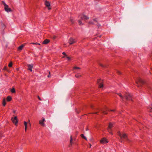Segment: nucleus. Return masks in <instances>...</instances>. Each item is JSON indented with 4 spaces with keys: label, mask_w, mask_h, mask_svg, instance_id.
I'll use <instances>...</instances> for the list:
<instances>
[{
    "label": "nucleus",
    "mask_w": 152,
    "mask_h": 152,
    "mask_svg": "<svg viewBox=\"0 0 152 152\" xmlns=\"http://www.w3.org/2000/svg\"><path fill=\"white\" fill-rule=\"evenodd\" d=\"M2 3L4 5V10L6 12H9L12 11V10L9 7V6L4 1H2Z\"/></svg>",
    "instance_id": "1"
},
{
    "label": "nucleus",
    "mask_w": 152,
    "mask_h": 152,
    "mask_svg": "<svg viewBox=\"0 0 152 152\" xmlns=\"http://www.w3.org/2000/svg\"><path fill=\"white\" fill-rule=\"evenodd\" d=\"M23 123L25 126V132H26L28 127L31 126V123L29 120H28L27 122L26 121H24Z\"/></svg>",
    "instance_id": "2"
},
{
    "label": "nucleus",
    "mask_w": 152,
    "mask_h": 152,
    "mask_svg": "<svg viewBox=\"0 0 152 152\" xmlns=\"http://www.w3.org/2000/svg\"><path fill=\"white\" fill-rule=\"evenodd\" d=\"M118 135L120 137L121 140L123 139H126L127 136L125 134L123 133V134H122L120 132H118Z\"/></svg>",
    "instance_id": "3"
},
{
    "label": "nucleus",
    "mask_w": 152,
    "mask_h": 152,
    "mask_svg": "<svg viewBox=\"0 0 152 152\" xmlns=\"http://www.w3.org/2000/svg\"><path fill=\"white\" fill-rule=\"evenodd\" d=\"M11 120L12 122L17 126L18 121L17 117L15 116L14 117H12Z\"/></svg>",
    "instance_id": "4"
},
{
    "label": "nucleus",
    "mask_w": 152,
    "mask_h": 152,
    "mask_svg": "<svg viewBox=\"0 0 152 152\" xmlns=\"http://www.w3.org/2000/svg\"><path fill=\"white\" fill-rule=\"evenodd\" d=\"M124 97L127 100H132V96L129 92L126 93Z\"/></svg>",
    "instance_id": "5"
},
{
    "label": "nucleus",
    "mask_w": 152,
    "mask_h": 152,
    "mask_svg": "<svg viewBox=\"0 0 152 152\" xmlns=\"http://www.w3.org/2000/svg\"><path fill=\"white\" fill-rule=\"evenodd\" d=\"M108 142V140L105 138H103L100 141V143L103 144L107 143Z\"/></svg>",
    "instance_id": "6"
},
{
    "label": "nucleus",
    "mask_w": 152,
    "mask_h": 152,
    "mask_svg": "<svg viewBox=\"0 0 152 152\" xmlns=\"http://www.w3.org/2000/svg\"><path fill=\"white\" fill-rule=\"evenodd\" d=\"M102 112L104 114H107V111H115V110H109L108 108L107 107H105L104 109L103 110Z\"/></svg>",
    "instance_id": "7"
},
{
    "label": "nucleus",
    "mask_w": 152,
    "mask_h": 152,
    "mask_svg": "<svg viewBox=\"0 0 152 152\" xmlns=\"http://www.w3.org/2000/svg\"><path fill=\"white\" fill-rule=\"evenodd\" d=\"M113 126V124L112 123H110L109 124L108 127L107 129L108 131L110 134H113V133L111 132V129L112 127Z\"/></svg>",
    "instance_id": "8"
},
{
    "label": "nucleus",
    "mask_w": 152,
    "mask_h": 152,
    "mask_svg": "<svg viewBox=\"0 0 152 152\" xmlns=\"http://www.w3.org/2000/svg\"><path fill=\"white\" fill-rule=\"evenodd\" d=\"M45 4L46 6L48 7L49 10H50L51 9V7H50V4L49 2L46 1L45 2Z\"/></svg>",
    "instance_id": "9"
},
{
    "label": "nucleus",
    "mask_w": 152,
    "mask_h": 152,
    "mask_svg": "<svg viewBox=\"0 0 152 152\" xmlns=\"http://www.w3.org/2000/svg\"><path fill=\"white\" fill-rule=\"evenodd\" d=\"M45 121V118H42V119L39 121V124H40L41 125L43 126H45V124L44 123Z\"/></svg>",
    "instance_id": "10"
},
{
    "label": "nucleus",
    "mask_w": 152,
    "mask_h": 152,
    "mask_svg": "<svg viewBox=\"0 0 152 152\" xmlns=\"http://www.w3.org/2000/svg\"><path fill=\"white\" fill-rule=\"evenodd\" d=\"M73 70L75 73H76L80 70V68L79 67L74 66L73 68Z\"/></svg>",
    "instance_id": "11"
},
{
    "label": "nucleus",
    "mask_w": 152,
    "mask_h": 152,
    "mask_svg": "<svg viewBox=\"0 0 152 152\" xmlns=\"http://www.w3.org/2000/svg\"><path fill=\"white\" fill-rule=\"evenodd\" d=\"M102 81L100 79H99L97 81V83H99V87L100 88H102L103 87V85L102 83H101Z\"/></svg>",
    "instance_id": "12"
},
{
    "label": "nucleus",
    "mask_w": 152,
    "mask_h": 152,
    "mask_svg": "<svg viewBox=\"0 0 152 152\" xmlns=\"http://www.w3.org/2000/svg\"><path fill=\"white\" fill-rule=\"evenodd\" d=\"M80 18L82 20H87L89 19V18L84 15H82L80 16Z\"/></svg>",
    "instance_id": "13"
},
{
    "label": "nucleus",
    "mask_w": 152,
    "mask_h": 152,
    "mask_svg": "<svg viewBox=\"0 0 152 152\" xmlns=\"http://www.w3.org/2000/svg\"><path fill=\"white\" fill-rule=\"evenodd\" d=\"M136 82L137 84H138V83H140L142 84L143 83V80L140 78H138V79L136 81Z\"/></svg>",
    "instance_id": "14"
},
{
    "label": "nucleus",
    "mask_w": 152,
    "mask_h": 152,
    "mask_svg": "<svg viewBox=\"0 0 152 152\" xmlns=\"http://www.w3.org/2000/svg\"><path fill=\"white\" fill-rule=\"evenodd\" d=\"M76 42L75 40L72 38H70L69 40V43L71 45L75 43Z\"/></svg>",
    "instance_id": "15"
},
{
    "label": "nucleus",
    "mask_w": 152,
    "mask_h": 152,
    "mask_svg": "<svg viewBox=\"0 0 152 152\" xmlns=\"http://www.w3.org/2000/svg\"><path fill=\"white\" fill-rule=\"evenodd\" d=\"M33 66V64H30L28 65V70H30L31 72L32 71V68Z\"/></svg>",
    "instance_id": "16"
},
{
    "label": "nucleus",
    "mask_w": 152,
    "mask_h": 152,
    "mask_svg": "<svg viewBox=\"0 0 152 152\" xmlns=\"http://www.w3.org/2000/svg\"><path fill=\"white\" fill-rule=\"evenodd\" d=\"M50 42V40L48 39H45L43 42L42 44H46Z\"/></svg>",
    "instance_id": "17"
},
{
    "label": "nucleus",
    "mask_w": 152,
    "mask_h": 152,
    "mask_svg": "<svg viewBox=\"0 0 152 152\" xmlns=\"http://www.w3.org/2000/svg\"><path fill=\"white\" fill-rule=\"evenodd\" d=\"M7 101L10 102L12 100V97L10 96H8L7 98Z\"/></svg>",
    "instance_id": "18"
},
{
    "label": "nucleus",
    "mask_w": 152,
    "mask_h": 152,
    "mask_svg": "<svg viewBox=\"0 0 152 152\" xmlns=\"http://www.w3.org/2000/svg\"><path fill=\"white\" fill-rule=\"evenodd\" d=\"M81 74L80 73H77L75 75V77L77 78H79L80 77H81Z\"/></svg>",
    "instance_id": "19"
},
{
    "label": "nucleus",
    "mask_w": 152,
    "mask_h": 152,
    "mask_svg": "<svg viewBox=\"0 0 152 152\" xmlns=\"http://www.w3.org/2000/svg\"><path fill=\"white\" fill-rule=\"evenodd\" d=\"M117 94L120 97V98L122 100H123V99H124V97L121 95V93H118Z\"/></svg>",
    "instance_id": "20"
},
{
    "label": "nucleus",
    "mask_w": 152,
    "mask_h": 152,
    "mask_svg": "<svg viewBox=\"0 0 152 152\" xmlns=\"http://www.w3.org/2000/svg\"><path fill=\"white\" fill-rule=\"evenodd\" d=\"M24 45H21V46H20L18 48V49L19 50H21L24 47Z\"/></svg>",
    "instance_id": "21"
},
{
    "label": "nucleus",
    "mask_w": 152,
    "mask_h": 152,
    "mask_svg": "<svg viewBox=\"0 0 152 152\" xmlns=\"http://www.w3.org/2000/svg\"><path fill=\"white\" fill-rule=\"evenodd\" d=\"M2 104H3V105L4 106H5V105H6V100H5V99H3Z\"/></svg>",
    "instance_id": "22"
},
{
    "label": "nucleus",
    "mask_w": 152,
    "mask_h": 152,
    "mask_svg": "<svg viewBox=\"0 0 152 152\" xmlns=\"http://www.w3.org/2000/svg\"><path fill=\"white\" fill-rule=\"evenodd\" d=\"M72 136H70V143L71 145H72L73 142H72Z\"/></svg>",
    "instance_id": "23"
},
{
    "label": "nucleus",
    "mask_w": 152,
    "mask_h": 152,
    "mask_svg": "<svg viewBox=\"0 0 152 152\" xmlns=\"http://www.w3.org/2000/svg\"><path fill=\"white\" fill-rule=\"evenodd\" d=\"M11 91L12 93H15V89L14 88H12L11 90Z\"/></svg>",
    "instance_id": "24"
},
{
    "label": "nucleus",
    "mask_w": 152,
    "mask_h": 152,
    "mask_svg": "<svg viewBox=\"0 0 152 152\" xmlns=\"http://www.w3.org/2000/svg\"><path fill=\"white\" fill-rule=\"evenodd\" d=\"M81 137L85 139L86 140H87V139L86 137L84 136L83 134H81Z\"/></svg>",
    "instance_id": "25"
},
{
    "label": "nucleus",
    "mask_w": 152,
    "mask_h": 152,
    "mask_svg": "<svg viewBox=\"0 0 152 152\" xmlns=\"http://www.w3.org/2000/svg\"><path fill=\"white\" fill-rule=\"evenodd\" d=\"M149 111L150 112V115H152V107L149 109Z\"/></svg>",
    "instance_id": "26"
},
{
    "label": "nucleus",
    "mask_w": 152,
    "mask_h": 152,
    "mask_svg": "<svg viewBox=\"0 0 152 152\" xmlns=\"http://www.w3.org/2000/svg\"><path fill=\"white\" fill-rule=\"evenodd\" d=\"M31 44H33V45H40V44H39V43H34V42H32V43H31Z\"/></svg>",
    "instance_id": "27"
},
{
    "label": "nucleus",
    "mask_w": 152,
    "mask_h": 152,
    "mask_svg": "<svg viewBox=\"0 0 152 152\" xmlns=\"http://www.w3.org/2000/svg\"><path fill=\"white\" fill-rule=\"evenodd\" d=\"M12 62H10L9 63L8 66L9 67H11L12 66Z\"/></svg>",
    "instance_id": "28"
},
{
    "label": "nucleus",
    "mask_w": 152,
    "mask_h": 152,
    "mask_svg": "<svg viewBox=\"0 0 152 152\" xmlns=\"http://www.w3.org/2000/svg\"><path fill=\"white\" fill-rule=\"evenodd\" d=\"M78 22H79V24L80 25H82V23L81 22V20H79L78 21Z\"/></svg>",
    "instance_id": "29"
},
{
    "label": "nucleus",
    "mask_w": 152,
    "mask_h": 152,
    "mask_svg": "<svg viewBox=\"0 0 152 152\" xmlns=\"http://www.w3.org/2000/svg\"><path fill=\"white\" fill-rule=\"evenodd\" d=\"M66 59L67 60H68V61L70 59V58L69 57L66 56Z\"/></svg>",
    "instance_id": "30"
},
{
    "label": "nucleus",
    "mask_w": 152,
    "mask_h": 152,
    "mask_svg": "<svg viewBox=\"0 0 152 152\" xmlns=\"http://www.w3.org/2000/svg\"><path fill=\"white\" fill-rule=\"evenodd\" d=\"M49 74L48 75V77H50V72L49 71Z\"/></svg>",
    "instance_id": "31"
},
{
    "label": "nucleus",
    "mask_w": 152,
    "mask_h": 152,
    "mask_svg": "<svg viewBox=\"0 0 152 152\" xmlns=\"http://www.w3.org/2000/svg\"><path fill=\"white\" fill-rule=\"evenodd\" d=\"M62 54H63L64 55H65V56H66V53H65V52H63L62 53Z\"/></svg>",
    "instance_id": "32"
},
{
    "label": "nucleus",
    "mask_w": 152,
    "mask_h": 152,
    "mask_svg": "<svg viewBox=\"0 0 152 152\" xmlns=\"http://www.w3.org/2000/svg\"><path fill=\"white\" fill-rule=\"evenodd\" d=\"M38 98L39 99V100H42L41 99H40V97H39V96H38Z\"/></svg>",
    "instance_id": "33"
},
{
    "label": "nucleus",
    "mask_w": 152,
    "mask_h": 152,
    "mask_svg": "<svg viewBox=\"0 0 152 152\" xmlns=\"http://www.w3.org/2000/svg\"><path fill=\"white\" fill-rule=\"evenodd\" d=\"M118 73L119 74H121V72H120L119 71L118 72Z\"/></svg>",
    "instance_id": "34"
},
{
    "label": "nucleus",
    "mask_w": 152,
    "mask_h": 152,
    "mask_svg": "<svg viewBox=\"0 0 152 152\" xmlns=\"http://www.w3.org/2000/svg\"><path fill=\"white\" fill-rule=\"evenodd\" d=\"M89 23H90V24H93V23H92V22H90Z\"/></svg>",
    "instance_id": "35"
},
{
    "label": "nucleus",
    "mask_w": 152,
    "mask_h": 152,
    "mask_svg": "<svg viewBox=\"0 0 152 152\" xmlns=\"http://www.w3.org/2000/svg\"><path fill=\"white\" fill-rule=\"evenodd\" d=\"M91 144H90V148H91Z\"/></svg>",
    "instance_id": "36"
}]
</instances>
